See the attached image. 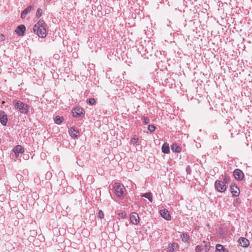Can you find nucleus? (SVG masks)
<instances>
[{
	"label": "nucleus",
	"instance_id": "1",
	"mask_svg": "<svg viewBox=\"0 0 252 252\" xmlns=\"http://www.w3.org/2000/svg\"><path fill=\"white\" fill-rule=\"evenodd\" d=\"M45 23L42 20H40L33 27V31L36 32L38 36L44 38L46 36V30Z\"/></svg>",
	"mask_w": 252,
	"mask_h": 252
},
{
	"label": "nucleus",
	"instance_id": "2",
	"mask_svg": "<svg viewBox=\"0 0 252 252\" xmlns=\"http://www.w3.org/2000/svg\"><path fill=\"white\" fill-rule=\"evenodd\" d=\"M113 188L115 190V194L119 197L124 196L126 194V191L124 186L120 183H115Z\"/></svg>",
	"mask_w": 252,
	"mask_h": 252
},
{
	"label": "nucleus",
	"instance_id": "3",
	"mask_svg": "<svg viewBox=\"0 0 252 252\" xmlns=\"http://www.w3.org/2000/svg\"><path fill=\"white\" fill-rule=\"evenodd\" d=\"M13 105L15 108L22 114H27L29 111V108L28 105L23 103L21 101H13Z\"/></svg>",
	"mask_w": 252,
	"mask_h": 252
},
{
	"label": "nucleus",
	"instance_id": "4",
	"mask_svg": "<svg viewBox=\"0 0 252 252\" xmlns=\"http://www.w3.org/2000/svg\"><path fill=\"white\" fill-rule=\"evenodd\" d=\"M215 185L217 190L220 192H223L226 189V185L220 181H216Z\"/></svg>",
	"mask_w": 252,
	"mask_h": 252
},
{
	"label": "nucleus",
	"instance_id": "5",
	"mask_svg": "<svg viewBox=\"0 0 252 252\" xmlns=\"http://www.w3.org/2000/svg\"><path fill=\"white\" fill-rule=\"evenodd\" d=\"M130 222L133 224H137L140 220L139 217L138 216V215L135 213L133 212L130 215V218H129Z\"/></svg>",
	"mask_w": 252,
	"mask_h": 252
},
{
	"label": "nucleus",
	"instance_id": "6",
	"mask_svg": "<svg viewBox=\"0 0 252 252\" xmlns=\"http://www.w3.org/2000/svg\"><path fill=\"white\" fill-rule=\"evenodd\" d=\"M234 178L238 180H242L244 177L243 172L239 169H236L234 170Z\"/></svg>",
	"mask_w": 252,
	"mask_h": 252
},
{
	"label": "nucleus",
	"instance_id": "7",
	"mask_svg": "<svg viewBox=\"0 0 252 252\" xmlns=\"http://www.w3.org/2000/svg\"><path fill=\"white\" fill-rule=\"evenodd\" d=\"M85 114V111L83 108L80 107H76L73 112V115L75 117L84 116Z\"/></svg>",
	"mask_w": 252,
	"mask_h": 252
},
{
	"label": "nucleus",
	"instance_id": "8",
	"mask_svg": "<svg viewBox=\"0 0 252 252\" xmlns=\"http://www.w3.org/2000/svg\"><path fill=\"white\" fill-rule=\"evenodd\" d=\"M12 151L14 153L16 158L18 157L19 153L23 154L24 152V148L21 145H19L14 147Z\"/></svg>",
	"mask_w": 252,
	"mask_h": 252
},
{
	"label": "nucleus",
	"instance_id": "9",
	"mask_svg": "<svg viewBox=\"0 0 252 252\" xmlns=\"http://www.w3.org/2000/svg\"><path fill=\"white\" fill-rule=\"evenodd\" d=\"M160 214L161 215V217L166 220H169L171 219V217L168 211L166 209L160 210Z\"/></svg>",
	"mask_w": 252,
	"mask_h": 252
},
{
	"label": "nucleus",
	"instance_id": "10",
	"mask_svg": "<svg viewBox=\"0 0 252 252\" xmlns=\"http://www.w3.org/2000/svg\"><path fill=\"white\" fill-rule=\"evenodd\" d=\"M231 192L233 196H238L240 194L239 189L235 185H232L230 187Z\"/></svg>",
	"mask_w": 252,
	"mask_h": 252
},
{
	"label": "nucleus",
	"instance_id": "11",
	"mask_svg": "<svg viewBox=\"0 0 252 252\" xmlns=\"http://www.w3.org/2000/svg\"><path fill=\"white\" fill-rule=\"evenodd\" d=\"M26 31V27L24 25L19 26L15 30V32L19 35H24Z\"/></svg>",
	"mask_w": 252,
	"mask_h": 252
},
{
	"label": "nucleus",
	"instance_id": "12",
	"mask_svg": "<svg viewBox=\"0 0 252 252\" xmlns=\"http://www.w3.org/2000/svg\"><path fill=\"white\" fill-rule=\"evenodd\" d=\"M0 122L3 126H6L7 123V115L2 111H0Z\"/></svg>",
	"mask_w": 252,
	"mask_h": 252
},
{
	"label": "nucleus",
	"instance_id": "13",
	"mask_svg": "<svg viewBox=\"0 0 252 252\" xmlns=\"http://www.w3.org/2000/svg\"><path fill=\"white\" fill-rule=\"evenodd\" d=\"M239 244L243 247H247L249 245V241L244 237H241L239 239Z\"/></svg>",
	"mask_w": 252,
	"mask_h": 252
},
{
	"label": "nucleus",
	"instance_id": "14",
	"mask_svg": "<svg viewBox=\"0 0 252 252\" xmlns=\"http://www.w3.org/2000/svg\"><path fill=\"white\" fill-rule=\"evenodd\" d=\"M69 133L71 137L77 138L78 136L79 131L76 130L74 128L71 127L69 129Z\"/></svg>",
	"mask_w": 252,
	"mask_h": 252
},
{
	"label": "nucleus",
	"instance_id": "15",
	"mask_svg": "<svg viewBox=\"0 0 252 252\" xmlns=\"http://www.w3.org/2000/svg\"><path fill=\"white\" fill-rule=\"evenodd\" d=\"M32 6H29L27 7L21 13V17L22 19H24L27 14L31 11L32 9Z\"/></svg>",
	"mask_w": 252,
	"mask_h": 252
},
{
	"label": "nucleus",
	"instance_id": "16",
	"mask_svg": "<svg viewBox=\"0 0 252 252\" xmlns=\"http://www.w3.org/2000/svg\"><path fill=\"white\" fill-rule=\"evenodd\" d=\"M216 248L217 252H229L227 249L220 244H217Z\"/></svg>",
	"mask_w": 252,
	"mask_h": 252
},
{
	"label": "nucleus",
	"instance_id": "17",
	"mask_svg": "<svg viewBox=\"0 0 252 252\" xmlns=\"http://www.w3.org/2000/svg\"><path fill=\"white\" fill-rule=\"evenodd\" d=\"M178 247V244L175 243L170 244L169 246V252H176V249Z\"/></svg>",
	"mask_w": 252,
	"mask_h": 252
},
{
	"label": "nucleus",
	"instance_id": "18",
	"mask_svg": "<svg viewBox=\"0 0 252 252\" xmlns=\"http://www.w3.org/2000/svg\"><path fill=\"white\" fill-rule=\"evenodd\" d=\"M162 152L164 154H168L169 153V144L167 143H164L162 146Z\"/></svg>",
	"mask_w": 252,
	"mask_h": 252
},
{
	"label": "nucleus",
	"instance_id": "19",
	"mask_svg": "<svg viewBox=\"0 0 252 252\" xmlns=\"http://www.w3.org/2000/svg\"><path fill=\"white\" fill-rule=\"evenodd\" d=\"M181 238L182 239V241L186 243H189V236L187 233H183L181 235Z\"/></svg>",
	"mask_w": 252,
	"mask_h": 252
},
{
	"label": "nucleus",
	"instance_id": "20",
	"mask_svg": "<svg viewBox=\"0 0 252 252\" xmlns=\"http://www.w3.org/2000/svg\"><path fill=\"white\" fill-rule=\"evenodd\" d=\"M171 150L175 152L180 153L181 151V148L176 144H173L171 146Z\"/></svg>",
	"mask_w": 252,
	"mask_h": 252
},
{
	"label": "nucleus",
	"instance_id": "21",
	"mask_svg": "<svg viewBox=\"0 0 252 252\" xmlns=\"http://www.w3.org/2000/svg\"><path fill=\"white\" fill-rule=\"evenodd\" d=\"M142 197H144L147 198L151 202H152L153 200V196L151 192H148L146 193H144L142 194Z\"/></svg>",
	"mask_w": 252,
	"mask_h": 252
},
{
	"label": "nucleus",
	"instance_id": "22",
	"mask_svg": "<svg viewBox=\"0 0 252 252\" xmlns=\"http://www.w3.org/2000/svg\"><path fill=\"white\" fill-rule=\"evenodd\" d=\"M118 219H124L126 218L127 214L125 211H123L118 214Z\"/></svg>",
	"mask_w": 252,
	"mask_h": 252
},
{
	"label": "nucleus",
	"instance_id": "23",
	"mask_svg": "<svg viewBox=\"0 0 252 252\" xmlns=\"http://www.w3.org/2000/svg\"><path fill=\"white\" fill-rule=\"evenodd\" d=\"M63 120V118L57 116L55 117V122L57 124H60Z\"/></svg>",
	"mask_w": 252,
	"mask_h": 252
},
{
	"label": "nucleus",
	"instance_id": "24",
	"mask_svg": "<svg viewBox=\"0 0 252 252\" xmlns=\"http://www.w3.org/2000/svg\"><path fill=\"white\" fill-rule=\"evenodd\" d=\"M148 129L150 132H153L156 129V126L154 125H150L148 126Z\"/></svg>",
	"mask_w": 252,
	"mask_h": 252
},
{
	"label": "nucleus",
	"instance_id": "25",
	"mask_svg": "<svg viewBox=\"0 0 252 252\" xmlns=\"http://www.w3.org/2000/svg\"><path fill=\"white\" fill-rule=\"evenodd\" d=\"M203 250L202 247L201 246H197L195 248V251L196 252H201Z\"/></svg>",
	"mask_w": 252,
	"mask_h": 252
},
{
	"label": "nucleus",
	"instance_id": "26",
	"mask_svg": "<svg viewBox=\"0 0 252 252\" xmlns=\"http://www.w3.org/2000/svg\"><path fill=\"white\" fill-rule=\"evenodd\" d=\"M42 11L40 8H38L37 10L36 16L37 17H40L42 15Z\"/></svg>",
	"mask_w": 252,
	"mask_h": 252
},
{
	"label": "nucleus",
	"instance_id": "27",
	"mask_svg": "<svg viewBox=\"0 0 252 252\" xmlns=\"http://www.w3.org/2000/svg\"><path fill=\"white\" fill-rule=\"evenodd\" d=\"M138 138L137 137H133L131 139V142L133 144H136L138 142Z\"/></svg>",
	"mask_w": 252,
	"mask_h": 252
},
{
	"label": "nucleus",
	"instance_id": "28",
	"mask_svg": "<svg viewBox=\"0 0 252 252\" xmlns=\"http://www.w3.org/2000/svg\"><path fill=\"white\" fill-rule=\"evenodd\" d=\"M97 216L100 219H102L104 218V215L101 210H99Z\"/></svg>",
	"mask_w": 252,
	"mask_h": 252
},
{
	"label": "nucleus",
	"instance_id": "29",
	"mask_svg": "<svg viewBox=\"0 0 252 252\" xmlns=\"http://www.w3.org/2000/svg\"><path fill=\"white\" fill-rule=\"evenodd\" d=\"M89 103L91 105L94 104L95 103V100L94 98H91L89 99Z\"/></svg>",
	"mask_w": 252,
	"mask_h": 252
},
{
	"label": "nucleus",
	"instance_id": "30",
	"mask_svg": "<svg viewBox=\"0 0 252 252\" xmlns=\"http://www.w3.org/2000/svg\"><path fill=\"white\" fill-rule=\"evenodd\" d=\"M143 119L144 123H145V124H147L149 123L150 121L148 118H147L146 117H144Z\"/></svg>",
	"mask_w": 252,
	"mask_h": 252
},
{
	"label": "nucleus",
	"instance_id": "31",
	"mask_svg": "<svg viewBox=\"0 0 252 252\" xmlns=\"http://www.w3.org/2000/svg\"><path fill=\"white\" fill-rule=\"evenodd\" d=\"M229 181V178L228 177H227V176H225L223 179V183L224 184V183H227Z\"/></svg>",
	"mask_w": 252,
	"mask_h": 252
},
{
	"label": "nucleus",
	"instance_id": "32",
	"mask_svg": "<svg viewBox=\"0 0 252 252\" xmlns=\"http://www.w3.org/2000/svg\"><path fill=\"white\" fill-rule=\"evenodd\" d=\"M5 39V36L2 34H0V40L1 41H4Z\"/></svg>",
	"mask_w": 252,
	"mask_h": 252
},
{
	"label": "nucleus",
	"instance_id": "33",
	"mask_svg": "<svg viewBox=\"0 0 252 252\" xmlns=\"http://www.w3.org/2000/svg\"><path fill=\"white\" fill-rule=\"evenodd\" d=\"M205 247L207 249V251L209 250L210 244H206L205 245Z\"/></svg>",
	"mask_w": 252,
	"mask_h": 252
},
{
	"label": "nucleus",
	"instance_id": "34",
	"mask_svg": "<svg viewBox=\"0 0 252 252\" xmlns=\"http://www.w3.org/2000/svg\"><path fill=\"white\" fill-rule=\"evenodd\" d=\"M2 104H4V103H5V101H3L2 102Z\"/></svg>",
	"mask_w": 252,
	"mask_h": 252
},
{
	"label": "nucleus",
	"instance_id": "35",
	"mask_svg": "<svg viewBox=\"0 0 252 252\" xmlns=\"http://www.w3.org/2000/svg\"><path fill=\"white\" fill-rule=\"evenodd\" d=\"M47 1L49 2L51 1V0H46Z\"/></svg>",
	"mask_w": 252,
	"mask_h": 252
}]
</instances>
